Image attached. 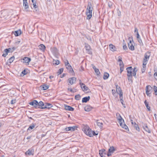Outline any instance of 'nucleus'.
Masks as SVG:
<instances>
[{"label":"nucleus","mask_w":157,"mask_h":157,"mask_svg":"<svg viewBox=\"0 0 157 157\" xmlns=\"http://www.w3.org/2000/svg\"><path fill=\"white\" fill-rule=\"evenodd\" d=\"M127 71V75L133 76L135 78H136V72L137 71L136 67L132 68V67H129L126 68Z\"/></svg>","instance_id":"f03ea898"},{"label":"nucleus","mask_w":157,"mask_h":157,"mask_svg":"<svg viewBox=\"0 0 157 157\" xmlns=\"http://www.w3.org/2000/svg\"><path fill=\"white\" fill-rule=\"evenodd\" d=\"M111 153H112L111 152H109V151L108 152V153H107V156H108V157H109V156H110L111 155Z\"/></svg>","instance_id":"69168bd1"},{"label":"nucleus","mask_w":157,"mask_h":157,"mask_svg":"<svg viewBox=\"0 0 157 157\" xmlns=\"http://www.w3.org/2000/svg\"><path fill=\"white\" fill-rule=\"evenodd\" d=\"M137 40L138 42L140 43V45L143 46V43L142 40H141V38H139V39H138Z\"/></svg>","instance_id":"c03bdc74"},{"label":"nucleus","mask_w":157,"mask_h":157,"mask_svg":"<svg viewBox=\"0 0 157 157\" xmlns=\"http://www.w3.org/2000/svg\"><path fill=\"white\" fill-rule=\"evenodd\" d=\"M63 68H61L59 69L57 73L58 74V75L61 74L63 71Z\"/></svg>","instance_id":"58836bf2"},{"label":"nucleus","mask_w":157,"mask_h":157,"mask_svg":"<svg viewBox=\"0 0 157 157\" xmlns=\"http://www.w3.org/2000/svg\"><path fill=\"white\" fill-rule=\"evenodd\" d=\"M50 50L51 52L54 54H56L58 53V49L56 47H54L53 48H51L50 49Z\"/></svg>","instance_id":"6ab92c4d"},{"label":"nucleus","mask_w":157,"mask_h":157,"mask_svg":"<svg viewBox=\"0 0 157 157\" xmlns=\"http://www.w3.org/2000/svg\"><path fill=\"white\" fill-rule=\"evenodd\" d=\"M65 64L66 68L68 70L70 68H71V66L69 63L68 61L67 60H66V61H65L64 62Z\"/></svg>","instance_id":"a211bd4d"},{"label":"nucleus","mask_w":157,"mask_h":157,"mask_svg":"<svg viewBox=\"0 0 157 157\" xmlns=\"http://www.w3.org/2000/svg\"><path fill=\"white\" fill-rule=\"evenodd\" d=\"M134 32H138V29H137L136 28H135V30H134Z\"/></svg>","instance_id":"774afa93"},{"label":"nucleus","mask_w":157,"mask_h":157,"mask_svg":"<svg viewBox=\"0 0 157 157\" xmlns=\"http://www.w3.org/2000/svg\"><path fill=\"white\" fill-rule=\"evenodd\" d=\"M147 62H146V61H144L143 60V66H144L145 67L147 63Z\"/></svg>","instance_id":"3c124183"},{"label":"nucleus","mask_w":157,"mask_h":157,"mask_svg":"<svg viewBox=\"0 0 157 157\" xmlns=\"http://www.w3.org/2000/svg\"><path fill=\"white\" fill-rule=\"evenodd\" d=\"M22 74H23L24 75H25L27 74V73L25 70H24L22 72Z\"/></svg>","instance_id":"052dcab7"},{"label":"nucleus","mask_w":157,"mask_h":157,"mask_svg":"<svg viewBox=\"0 0 157 157\" xmlns=\"http://www.w3.org/2000/svg\"><path fill=\"white\" fill-rule=\"evenodd\" d=\"M105 150L104 149L99 150V153L101 157H103L102 155L104 154V152H105Z\"/></svg>","instance_id":"72a5a7b5"},{"label":"nucleus","mask_w":157,"mask_h":157,"mask_svg":"<svg viewBox=\"0 0 157 157\" xmlns=\"http://www.w3.org/2000/svg\"><path fill=\"white\" fill-rule=\"evenodd\" d=\"M44 103L42 101H40L39 102H38L37 105V108H40L41 109V108L44 107Z\"/></svg>","instance_id":"dca6fc26"},{"label":"nucleus","mask_w":157,"mask_h":157,"mask_svg":"<svg viewBox=\"0 0 157 157\" xmlns=\"http://www.w3.org/2000/svg\"><path fill=\"white\" fill-rule=\"evenodd\" d=\"M37 103L38 101L36 100H34L29 103L30 105L33 106L35 109H37Z\"/></svg>","instance_id":"6e6552de"},{"label":"nucleus","mask_w":157,"mask_h":157,"mask_svg":"<svg viewBox=\"0 0 157 157\" xmlns=\"http://www.w3.org/2000/svg\"><path fill=\"white\" fill-rule=\"evenodd\" d=\"M93 10H86V14L87 15V19H89L92 17V13Z\"/></svg>","instance_id":"0eeeda50"},{"label":"nucleus","mask_w":157,"mask_h":157,"mask_svg":"<svg viewBox=\"0 0 157 157\" xmlns=\"http://www.w3.org/2000/svg\"><path fill=\"white\" fill-rule=\"evenodd\" d=\"M8 50V52H13V50H12V48H7Z\"/></svg>","instance_id":"680f3d73"},{"label":"nucleus","mask_w":157,"mask_h":157,"mask_svg":"<svg viewBox=\"0 0 157 157\" xmlns=\"http://www.w3.org/2000/svg\"><path fill=\"white\" fill-rule=\"evenodd\" d=\"M14 59V56H13L10 57L9 59V63H12Z\"/></svg>","instance_id":"ea45409f"},{"label":"nucleus","mask_w":157,"mask_h":157,"mask_svg":"<svg viewBox=\"0 0 157 157\" xmlns=\"http://www.w3.org/2000/svg\"><path fill=\"white\" fill-rule=\"evenodd\" d=\"M68 90L70 91V92H71L72 93H74L76 91H74L73 90L71 89H70V88H68Z\"/></svg>","instance_id":"13d9d810"},{"label":"nucleus","mask_w":157,"mask_h":157,"mask_svg":"<svg viewBox=\"0 0 157 157\" xmlns=\"http://www.w3.org/2000/svg\"><path fill=\"white\" fill-rule=\"evenodd\" d=\"M8 52V50L7 49H5L4 51L3 54L2 55V56L4 57H5L7 55Z\"/></svg>","instance_id":"c85d7f7f"},{"label":"nucleus","mask_w":157,"mask_h":157,"mask_svg":"<svg viewBox=\"0 0 157 157\" xmlns=\"http://www.w3.org/2000/svg\"><path fill=\"white\" fill-rule=\"evenodd\" d=\"M150 56V53L149 52H146L144 54V58L143 60L146 62L148 60Z\"/></svg>","instance_id":"9d476101"},{"label":"nucleus","mask_w":157,"mask_h":157,"mask_svg":"<svg viewBox=\"0 0 157 157\" xmlns=\"http://www.w3.org/2000/svg\"><path fill=\"white\" fill-rule=\"evenodd\" d=\"M128 39L129 40V43L128 44V47L129 49L132 51H133L135 50L134 46L133 45L132 43V40L133 41V38L132 37H129Z\"/></svg>","instance_id":"7ed1b4c3"},{"label":"nucleus","mask_w":157,"mask_h":157,"mask_svg":"<svg viewBox=\"0 0 157 157\" xmlns=\"http://www.w3.org/2000/svg\"><path fill=\"white\" fill-rule=\"evenodd\" d=\"M124 122H122V124H121V125L120 126L126 130L128 127L124 123H123Z\"/></svg>","instance_id":"f704fd0d"},{"label":"nucleus","mask_w":157,"mask_h":157,"mask_svg":"<svg viewBox=\"0 0 157 157\" xmlns=\"http://www.w3.org/2000/svg\"><path fill=\"white\" fill-rule=\"evenodd\" d=\"M39 49L43 52H44L45 49V46L43 44H41L38 46Z\"/></svg>","instance_id":"bb28decb"},{"label":"nucleus","mask_w":157,"mask_h":157,"mask_svg":"<svg viewBox=\"0 0 157 157\" xmlns=\"http://www.w3.org/2000/svg\"><path fill=\"white\" fill-rule=\"evenodd\" d=\"M68 80L69 83L72 85L76 82V78L75 77L71 78H69Z\"/></svg>","instance_id":"f8f14e48"},{"label":"nucleus","mask_w":157,"mask_h":157,"mask_svg":"<svg viewBox=\"0 0 157 157\" xmlns=\"http://www.w3.org/2000/svg\"><path fill=\"white\" fill-rule=\"evenodd\" d=\"M123 49L125 50H126L128 49L126 45H123Z\"/></svg>","instance_id":"864d4df0"},{"label":"nucleus","mask_w":157,"mask_h":157,"mask_svg":"<svg viewBox=\"0 0 157 157\" xmlns=\"http://www.w3.org/2000/svg\"><path fill=\"white\" fill-rule=\"evenodd\" d=\"M109 76V75L108 73L105 72L104 74L103 79H106L108 78Z\"/></svg>","instance_id":"7c9ffc66"},{"label":"nucleus","mask_w":157,"mask_h":157,"mask_svg":"<svg viewBox=\"0 0 157 157\" xmlns=\"http://www.w3.org/2000/svg\"><path fill=\"white\" fill-rule=\"evenodd\" d=\"M145 67H144V66L143 67V68L141 69V71H142V73H144L145 72Z\"/></svg>","instance_id":"5fc2aeb1"},{"label":"nucleus","mask_w":157,"mask_h":157,"mask_svg":"<svg viewBox=\"0 0 157 157\" xmlns=\"http://www.w3.org/2000/svg\"><path fill=\"white\" fill-rule=\"evenodd\" d=\"M95 72L96 73L97 75H99L100 74V72L99 71V70L98 69H96L95 70H94Z\"/></svg>","instance_id":"49530a36"},{"label":"nucleus","mask_w":157,"mask_h":157,"mask_svg":"<svg viewBox=\"0 0 157 157\" xmlns=\"http://www.w3.org/2000/svg\"><path fill=\"white\" fill-rule=\"evenodd\" d=\"M65 109L66 110L70 111H73L74 110V108L71 107L70 106L65 105Z\"/></svg>","instance_id":"5701e85b"},{"label":"nucleus","mask_w":157,"mask_h":157,"mask_svg":"<svg viewBox=\"0 0 157 157\" xmlns=\"http://www.w3.org/2000/svg\"><path fill=\"white\" fill-rule=\"evenodd\" d=\"M93 108L90 105H87L84 108L85 111L89 112Z\"/></svg>","instance_id":"4be33fe9"},{"label":"nucleus","mask_w":157,"mask_h":157,"mask_svg":"<svg viewBox=\"0 0 157 157\" xmlns=\"http://www.w3.org/2000/svg\"><path fill=\"white\" fill-rule=\"evenodd\" d=\"M21 33V30H18L16 31H15L14 32V35L16 36H18L20 35Z\"/></svg>","instance_id":"cd10ccee"},{"label":"nucleus","mask_w":157,"mask_h":157,"mask_svg":"<svg viewBox=\"0 0 157 157\" xmlns=\"http://www.w3.org/2000/svg\"><path fill=\"white\" fill-rule=\"evenodd\" d=\"M115 151L114 147L113 146L110 147V148L109 149V152H111L113 153L114 151Z\"/></svg>","instance_id":"c9c22d12"},{"label":"nucleus","mask_w":157,"mask_h":157,"mask_svg":"<svg viewBox=\"0 0 157 157\" xmlns=\"http://www.w3.org/2000/svg\"><path fill=\"white\" fill-rule=\"evenodd\" d=\"M132 75H127L128 77V79L129 81H131L132 82Z\"/></svg>","instance_id":"8fccbe9b"},{"label":"nucleus","mask_w":157,"mask_h":157,"mask_svg":"<svg viewBox=\"0 0 157 157\" xmlns=\"http://www.w3.org/2000/svg\"><path fill=\"white\" fill-rule=\"evenodd\" d=\"M144 103L145 104V105H146V106L147 107V109H148V110H149V111H150V106H148V103L147 102V101L146 100H145L144 101Z\"/></svg>","instance_id":"4c0bfd02"},{"label":"nucleus","mask_w":157,"mask_h":157,"mask_svg":"<svg viewBox=\"0 0 157 157\" xmlns=\"http://www.w3.org/2000/svg\"><path fill=\"white\" fill-rule=\"evenodd\" d=\"M116 115L117 118L119 121V123L120 124V125H121V124H122V122H124V120L119 113H116Z\"/></svg>","instance_id":"423d86ee"},{"label":"nucleus","mask_w":157,"mask_h":157,"mask_svg":"<svg viewBox=\"0 0 157 157\" xmlns=\"http://www.w3.org/2000/svg\"><path fill=\"white\" fill-rule=\"evenodd\" d=\"M59 63V61L58 60H56L53 61V64H55L56 65H58Z\"/></svg>","instance_id":"a18cd8bd"},{"label":"nucleus","mask_w":157,"mask_h":157,"mask_svg":"<svg viewBox=\"0 0 157 157\" xmlns=\"http://www.w3.org/2000/svg\"><path fill=\"white\" fill-rule=\"evenodd\" d=\"M97 123L98 125L101 128H102V126L103 125V123H102L98 122V121Z\"/></svg>","instance_id":"a19ab883"},{"label":"nucleus","mask_w":157,"mask_h":157,"mask_svg":"<svg viewBox=\"0 0 157 157\" xmlns=\"http://www.w3.org/2000/svg\"><path fill=\"white\" fill-rule=\"evenodd\" d=\"M52 105L50 103H46L44 104V107L41 108V109H49L51 108L52 107Z\"/></svg>","instance_id":"2eb2a0df"},{"label":"nucleus","mask_w":157,"mask_h":157,"mask_svg":"<svg viewBox=\"0 0 157 157\" xmlns=\"http://www.w3.org/2000/svg\"><path fill=\"white\" fill-rule=\"evenodd\" d=\"M143 128L148 133H151V131L150 129L148 128L147 124L142 123V125Z\"/></svg>","instance_id":"1a4fd4ad"},{"label":"nucleus","mask_w":157,"mask_h":157,"mask_svg":"<svg viewBox=\"0 0 157 157\" xmlns=\"http://www.w3.org/2000/svg\"><path fill=\"white\" fill-rule=\"evenodd\" d=\"M116 91L117 92V94H119L121 93H123L121 89L120 86H119L117 85H116Z\"/></svg>","instance_id":"aec40b11"},{"label":"nucleus","mask_w":157,"mask_h":157,"mask_svg":"<svg viewBox=\"0 0 157 157\" xmlns=\"http://www.w3.org/2000/svg\"><path fill=\"white\" fill-rule=\"evenodd\" d=\"M93 10V8L90 2H89L88 3L87 7L86 10Z\"/></svg>","instance_id":"393cba45"},{"label":"nucleus","mask_w":157,"mask_h":157,"mask_svg":"<svg viewBox=\"0 0 157 157\" xmlns=\"http://www.w3.org/2000/svg\"><path fill=\"white\" fill-rule=\"evenodd\" d=\"M43 90H45L48 89L49 88L48 86L44 84L41 86Z\"/></svg>","instance_id":"2f4dec72"},{"label":"nucleus","mask_w":157,"mask_h":157,"mask_svg":"<svg viewBox=\"0 0 157 157\" xmlns=\"http://www.w3.org/2000/svg\"><path fill=\"white\" fill-rule=\"evenodd\" d=\"M119 65L120 66V73L121 74L124 69V64L123 62H121V63H120Z\"/></svg>","instance_id":"b1692460"},{"label":"nucleus","mask_w":157,"mask_h":157,"mask_svg":"<svg viewBox=\"0 0 157 157\" xmlns=\"http://www.w3.org/2000/svg\"><path fill=\"white\" fill-rule=\"evenodd\" d=\"M23 5L25 9H27L29 8V5L27 2H23Z\"/></svg>","instance_id":"473e14b6"},{"label":"nucleus","mask_w":157,"mask_h":157,"mask_svg":"<svg viewBox=\"0 0 157 157\" xmlns=\"http://www.w3.org/2000/svg\"><path fill=\"white\" fill-rule=\"evenodd\" d=\"M23 62L24 63H29L31 61V59L28 57H25L22 59Z\"/></svg>","instance_id":"4468645a"},{"label":"nucleus","mask_w":157,"mask_h":157,"mask_svg":"<svg viewBox=\"0 0 157 157\" xmlns=\"http://www.w3.org/2000/svg\"><path fill=\"white\" fill-rule=\"evenodd\" d=\"M153 90L155 93V94L157 95V87L155 86H153Z\"/></svg>","instance_id":"37998d69"},{"label":"nucleus","mask_w":157,"mask_h":157,"mask_svg":"<svg viewBox=\"0 0 157 157\" xmlns=\"http://www.w3.org/2000/svg\"><path fill=\"white\" fill-rule=\"evenodd\" d=\"M33 7L35 9H36L37 7V6L36 5V2H35L34 3H33Z\"/></svg>","instance_id":"bf43d9fd"},{"label":"nucleus","mask_w":157,"mask_h":157,"mask_svg":"<svg viewBox=\"0 0 157 157\" xmlns=\"http://www.w3.org/2000/svg\"><path fill=\"white\" fill-rule=\"evenodd\" d=\"M82 130L84 133L90 137H92L96 135L98 133L96 134L94 131H92L89 127L86 125L84 126Z\"/></svg>","instance_id":"f257e3e1"},{"label":"nucleus","mask_w":157,"mask_h":157,"mask_svg":"<svg viewBox=\"0 0 157 157\" xmlns=\"http://www.w3.org/2000/svg\"><path fill=\"white\" fill-rule=\"evenodd\" d=\"M85 48L86 51L89 54H91L92 52L90 50V46L87 44H85Z\"/></svg>","instance_id":"9b49d317"},{"label":"nucleus","mask_w":157,"mask_h":157,"mask_svg":"<svg viewBox=\"0 0 157 157\" xmlns=\"http://www.w3.org/2000/svg\"><path fill=\"white\" fill-rule=\"evenodd\" d=\"M136 35H137V39H139V38H140V36L138 32H137Z\"/></svg>","instance_id":"0e129e2a"},{"label":"nucleus","mask_w":157,"mask_h":157,"mask_svg":"<svg viewBox=\"0 0 157 157\" xmlns=\"http://www.w3.org/2000/svg\"><path fill=\"white\" fill-rule=\"evenodd\" d=\"M152 90V87L150 85L146 86V93L147 96L150 97L151 93V90Z\"/></svg>","instance_id":"20e7f679"},{"label":"nucleus","mask_w":157,"mask_h":157,"mask_svg":"<svg viewBox=\"0 0 157 157\" xmlns=\"http://www.w3.org/2000/svg\"><path fill=\"white\" fill-rule=\"evenodd\" d=\"M4 122L2 121H0V128L4 124Z\"/></svg>","instance_id":"4d7b16f0"},{"label":"nucleus","mask_w":157,"mask_h":157,"mask_svg":"<svg viewBox=\"0 0 157 157\" xmlns=\"http://www.w3.org/2000/svg\"><path fill=\"white\" fill-rule=\"evenodd\" d=\"M34 153V150L33 148H31L29 149L25 153L26 155H33Z\"/></svg>","instance_id":"39448f33"},{"label":"nucleus","mask_w":157,"mask_h":157,"mask_svg":"<svg viewBox=\"0 0 157 157\" xmlns=\"http://www.w3.org/2000/svg\"><path fill=\"white\" fill-rule=\"evenodd\" d=\"M69 72H70L71 73H73L74 72V71L72 69V67H71V68L69 69Z\"/></svg>","instance_id":"6e6d98bb"},{"label":"nucleus","mask_w":157,"mask_h":157,"mask_svg":"<svg viewBox=\"0 0 157 157\" xmlns=\"http://www.w3.org/2000/svg\"><path fill=\"white\" fill-rule=\"evenodd\" d=\"M79 84L80 86L81 85H84V83L81 82V80L80 79L79 80Z\"/></svg>","instance_id":"e2e57ef3"},{"label":"nucleus","mask_w":157,"mask_h":157,"mask_svg":"<svg viewBox=\"0 0 157 157\" xmlns=\"http://www.w3.org/2000/svg\"><path fill=\"white\" fill-rule=\"evenodd\" d=\"M117 93H114V94H113V96L114 97H117Z\"/></svg>","instance_id":"338daca9"},{"label":"nucleus","mask_w":157,"mask_h":157,"mask_svg":"<svg viewBox=\"0 0 157 157\" xmlns=\"http://www.w3.org/2000/svg\"><path fill=\"white\" fill-rule=\"evenodd\" d=\"M90 98V97L89 96L84 97L82 99V103H86L89 100Z\"/></svg>","instance_id":"412c9836"},{"label":"nucleus","mask_w":157,"mask_h":157,"mask_svg":"<svg viewBox=\"0 0 157 157\" xmlns=\"http://www.w3.org/2000/svg\"><path fill=\"white\" fill-rule=\"evenodd\" d=\"M133 126L136 130L138 131H140V129L139 127L138 126V125L136 124L135 122H134V124L133 125Z\"/></svg>","instance_id":"c756f323"},{"label":"nucleus","mask_w":157,"mask_h":157,"mask_svg":"<svg viewBox=\"0 0 157 157\" xmlns=\"http://www.w3.org/2000/svg\"><path fill=\"white\" fill-rule=\"evenodd\" d=\"M155 72L154 74V76L155 79L157 80V70L156 71L155 70Z\"/></svg>","instance_id":"09e8293b"},{"label":"nucleus","mask_w":157,"mask_h":157,"mask_svg":"<svg viewBox=\"0 0 157 157\" xmlns=\"http://www.w3.org/2000/svg\"><path fill=\"white\" fill-rule=\"evenodd\" d=\"M80 86L81 88L82 89V90L83 91H87L88 90H90L84 84V85H81Z\"/></svg>","instance_id":"a878e982"},{"label":"nucleus","mask_w":157,"mask_h":157,"mask_svg":"<svg viewBox=\"0 0 157 157\" xmlns=\"http://www.w3.org/2000/svg\"><path fill=\"white\" fill-rule=\"evenodd\" d=\"M77 127L75 126H73V127H68L66 128L65 129L66 131H74L76 128Z\"/></svg>","instance_id":"ddd939ff"},{"label":"nucleus","mask_w":157,"mask_h":157,"mask_svg":"<svg viewBox=\"0 0 157 157\" xmlns=\"http://www.w3.org/2000/svg\"><path fill=\"white\" fill-rule=\"evenodd\" d=\"M119 98H120V99H123V93L122 94V93H121L120 94H119Z\"/></svg>","instance_id":"603ef678"},{"label":"nucleus","mask_w":157,"mask_h":157,"mask_svg":"<svg viewBox=\"0 0 157 157\" xmlns=\"http://www.w3.org/2000/svg\"><path fill=\"white\" fill-rule=\"evenodd\" d=\"M81 96L79 94H78L75 96V99L77 100H79L80 99Z\"/></svg>","instance_id":"79ce46f5"},{"label":"nucleus","mask_w":157,"mask_h":157,"mask_svg":"<svg viewBox=\"0 0 157 157\" xmlns=\"http://www.w3.org/2000/svg\"><path fill=\"white\" fill-rule=\"evenodd\" d=\"M16 102V99H12L10 101V103L11 104H13Z\"/></svg>","instance_id":"de8ad7c7"},{"label":"nucleus","mask_w":157,"mask_h":157,"mask_svg":"<svg viewBox=\"0 0 157 157\" xmlns=\"http://www.w3.org/2000/svg\"><path fill=\"white\" fill-rule=\"evenodd\" d=\"M109 47L110 49L113 52H114L116 51L117 48L116 47L112 44H109Z\"/></svg>","instance_id":"f3484780"},{"label":"nucleus","mask_w":157,"mask_h":157,"mask_svg":"<svg viewBox=\"0 0 157 157\" xmlns=\"http://www.w3.org/2000/svg\"><path fill=\"white\" fill-rule=\"evenodd\" d=\"M36 124H34L32 123L29 127V128L27 130H28L29 129H33L35 127Z\"/></svg>","instance_id":"e433bc0d"}]
</instances>
